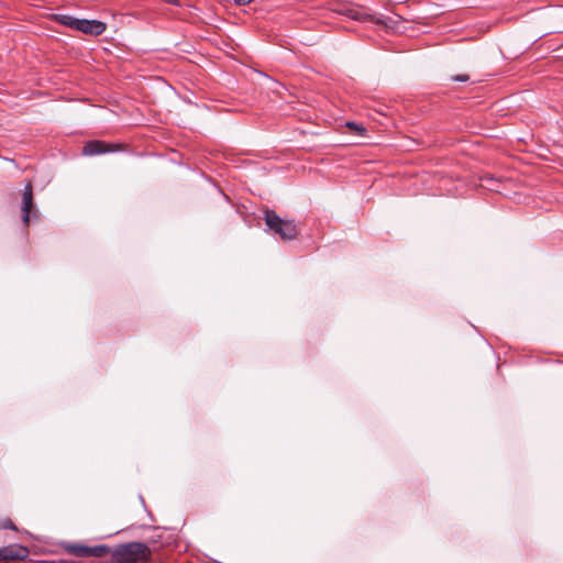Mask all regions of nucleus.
<instances>
[{
    "label": "nucleus",
    "instance_id": "obj_7",
    "mask_svg": "<svg viewBox=\"0 0 563 563\" xmlns=\"http://www.w3.org/2000/svg\"><path fill=\"white\" fill-rule=\"evenodd\" d=\"M55 21L64 26L78 31L81 19L68 14H57L55 15Z\"/></svg>",
    "mask_w": 563,
    "mask_h": 563
},
{
    "label": "nucleus",
    "instance_id": "obj_13",
    "mask_svg": "<svg viewBox=\"0 0 563 563\" xmlns=\"http://www.w3.org/2000/svg\"><path fill=\"white\" fill-rule=\"evenodd\" d=\"M253 0H233L234 4L242 7L251 3Z\"/></svg>",
    "mask_w": 563,
    "mask_h": 563
},
{
    "label": "nucleus",
    "instance_id": "obj_11",
    "mask_svg": "<svg viewBox=\"0 0 563 563\" xmlns=\"http://www.w3.org/2000/svg\"><path fill=\"white\" fill-rule=\"evenodd\" d=\"M0 529L16 530V527L10 519H4L0 521Z\"/></svg>",
    "mask_w": 563,
    "mask_h": 563
},
{
    "label": "nucleus",
    "instance_id": "obj_5",
    "mask_svg": "<svg viewBox=\"0 0 563 563\" xmlns=\"http://www.w3.org/2000/svg\"><path fill=\"white\" fill-rule=\"evenodd\" d=\"M33 208V188L31 183H27L22 195V220L25 225H27L30 222Z\"/></svg>",
    "mask_w": 563,
    "mask_h": 563
},
{
    "label": "nucleus",
    "instance_id": "obj_15",
    "mask_svg": "<svg viewBox=\"0 0 563 563\" xmlns=\"http://www.w3.org/2000/svg\"><path fill=\"white\" fill-rule=\"evenodd\" d=\"M36 216H37V210H34L33 217H36Z\"/></svg>",
    "mask_w": 563,
    "mask_h": 563
},
{
    "label": "nucleus",
    "instance_id": "obj_3",
    "mask_svg": "<svg viewBox=\"0 0 563 563\" xmlns=\"http://www.w3.org/2000/svg\"><path fill=\"white\" fill-rule=\"evenodd\" d=\"M29 549L19 544L0 548V563L7 561L24 560L29 556Z\"/></svg>",
    "mask_w": 563,
    "mask_h": 563
},
{
    "label": "nucleus",
    "instance_id": "obj_9",
    "mask_svg": "<svg viewBox=\"0 0 563 563\" xmlns=\"http://www.w3.org/2000/svg\"><path fill=\"white\" fill-rule=\"evenodd\" d=\"M111 551H112L111 548L106 544H99V545H93V547L88 545V558H90V556L101 558L107 553L111 554Z\"/></svg>",
    "mask_w": 563,
    "mask_h": 563
},
{
    "label": "nucleus",
    "instance_id": "obj_4",
    "mask_svg": "<svg viewBox=\"0 0 563 563\" xmlns=\"http://www.w3.org/2000/svg\"><path fill=\"white\" fill-rule=\"evenodd\" d=\"M118 145L107 144L102 141H89L82 147V154L86 156H95L114 152L118 150Z\"/></svg>",
    "mask_w": 563,
    "mask_h": 563
},
{
    "label": "nucleus",
    "instance_id": "obj_6",
    "mask_svg": "<svg viewBox=\"0 0 563 563\" xmlns=\"http://www.w3.org/2000/svg\"><path fill=\"white\" fill-rule=\"evenodd\" d=\"M106 23L101 21L81 19L78 31L97 36L102 34L106 31Z\"/></svg>",
    "mask_w": 563,
    "mask_h": 563
},
{
    "label": "nucleus",
    "instance_id": "obj_14",
    "mask_svg": "<svg viewBox=\"0 0 563 563\" xmlns=\"http://www.w3.org/2000/svg\"><path fill=\"white\" fill-rule=\"evenodd\" d=\"M165 2L167 3H170L173 5H176V7H179L180 5V2L179 0H164Z\"/></svg>",
    "mask_w": 563,
    "mask_h": 563
},
{
    "label": "nucleus",
    "instance_id": "obj_10",
    "mask_svg": "<svg viewBox=\"0 0 563 563\" xmlns=\"http://www.w3.org/2000/svg\"><path fill=\"white\" fill-rule=\"evenodd\" d=\"M345 126L347 129H350L351 131L355 132L360 136H363L366 133V129L363 125H361L354 121H347L345 123Z\"/></svg>",
    "mask_w": 563,
    "mask_h": 563
},
{
    "label": "nucleus",
    "instance_id": "obj_2",
    "mask_svg": "<svg viewBox=\"0 0 563 563\" xmlns=\"http://www.w3.org/2000/svg\"><path fill=\"white\" fill-rule=\"evenodd\" d=\"M264 221L271 232L284 241H291L297 238L298 229L294 220L282 219L274 210H264Z\"/></svg>",
    "mask_w": 563,
    "mask_h": 563
},
{
    "label": "nucleus",
    "instance_id": "obj_1",
    "mask_svg": "<svg viewBox=\"0 0 563 563\" xmlns=\"http://www.w3.org/2000/svg\"><path fill=\"white\" fill-rule=\"evenodd\" d=\"M152 556L150 547L144 542H128L114 547L111 563H148Z\"/></svg>",
    "mask_w": 563,
    "mask_h": 563
},
{
    "label": "nucleus",
    "instance_id": "obj_8",
    "mask_svg": "<svg viewBox=\"0 0 563 563\" xmlns=\"http://www.w3.org/2000/svg\"><path fill=\"white\" fill-rule=\"evenodd\" d=\"M65 550L76 558H88V545L67 543Z\"/></svg>",
    "mask_w": 563,
    "mask_h": 563
},
{
    "label": "nucleus",
    "instance_id": "obj_12",
    "mask_svg": "<svg viewBox=\"0 0 563 563\" xmlns=\"http://www.w3.org/2000/svg\"><path fill=\"white\" fill-rule=\"evenodd\" d=\"M468 79H470L468 75H465V74L456 75V76L452 77V80L457 81V82H466V81H468Z\"/></svg>",
    "mask_w": 563,
    "mask_h": 563
}]
</instances>
